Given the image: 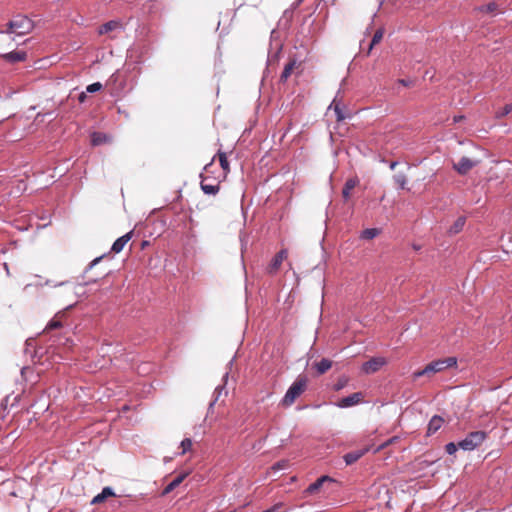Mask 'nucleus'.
I'll return each mask as SVG.
<instances>
[{
	"instance_id": "nucleus-1",
	"label": "nucleus",
	"mask_w": 512,
	"mask_h": 512,
	"mask_svg": "<svg viewBox=\"0 0 512 512\" xmlns=\"http://www.w3.org/2000/svg\"><path fill=\"white\" fill-rule=\"evenodd\" d=\"M293 15H294L293 9H291V8L286 9L278 21L277 29L272 30L270 49L268 51L267 64H269L272 61L277 60V56L282 49V44L279 40L280 31H286L290 27Z\"/></svg>"
},
{
	"instance_id": "nucleus-2",
	"label": "nucleus",
	"mask_w": 512,
	"mask_h": 512,
	"mask_svg": "<svg viewBox=\"0 0 512 512\" xmlns=\"http://www.w3.org/2000/svg\"><path fill=\"white\" fill-rule=\"evenodd\" d=\"M34 25L25 15H16L12 20L6 24V28L0 31V34H14L22 36L32 31Z\"/></svg>"
},
{
	"instance_id": "nucleus-3",
	"label": "nucleus",
	"mask_w": 512,
	"mask_h": 512,
	"mask_svg": "<svg viewBox=\"0 0 512 512\" xmlns=\"http://www.w3.org/2000/svg\"><path fill=\"white\" fill-rule=\"evenodd\" d=\"M308 380L306 376H298L296 380L286 391L284 397L281 400V405L284 407L291 406L296 399L306 390Z\"/></svg>"
},
{
	"instance_id": "nucleus-4",
	"label": "nucleus",
	"mask_w": 512,
	"mask_h": 512,
	"mask_svg": "<svg viewBox=\"0 0 512 512\" xmlns=\"http://www.w3.org/2000/svg\"><path fill=\"white\" fill-rule=\"evenodd\" d=\"M457 364V360L455 357H448L445 359H439L433 361L425 366L424 369L414 372V378H419L424 375H431L441 371L446 370L447 368L453 367Z\"/></svg>"
},
{
	"instance_id": "nucleus-5",
	"label": "nucleus",
	"mask_w": 512,
	"mask_h": 512,
	"mask_svg": "<svg viewBox=\"0 0 512 512\" xmlns=\"http://www.w3.org/2000/svg\"><path fill=\"white\" fill-rule=\"evenodd\" d=\"M486 438L487 433L484 431L470 432L463 440L458 442V446L464 451H473L478 448Z\"/></svg>"
},
{
	"instance_id": "nucleus-6",
	"label": "nucleus",
	"mask_w": 512,
	"mask_h": 512,
	"mask_svg": "<svg viewBox=\"0 0 512 512\" xmlns=\"http://www.w3.org/2000/svg\"><path fill=\"white\" fill-rule=\"evenodd\" d=\"M479 160H475L466 156H463L460 158V160L457 163L453 164V168L460 174L465 175L467 174L471 169H473L475 166L479 164Z\"/></svg>"
},
{
	"instance_id": "nucleus-7",
	"label": "nucleus",
	"mask_w": 512,
	"mask_h": 512,
	"mask_svg": "<svg viewBox=\"0 0 512 512\" xmlns=\"http://www.w3.org/2000/svg\"><path fill=\"white\" fill-rule=\"evenodd\" d=\"M386 364L384 357H373L362 364V372L365 374H373L379 371Z\"/></svg>"
},
{
	"instance_id": "nucleus-8",
	"label": "nucleus",
	"mask_w": 512,
	"mask_h": 512,
	"mask_svg": "<svg viewBox=\"0 0 512 512\" xmlns=\"http://www.w3.org/2000/svg\"><path fill=\"white\" fill-rule=\"evenodd\" d=\"M362 399H363V394L361 392H356V393H353L349 396H346V397H343L342 399H340L336 403V406L339 408L352 407V406L359 404L362 401Z\"/></svg>"
},
{
	"instance_id": "nucleus-9",
	"label": "nucleus",
	"mask_w": 512,
	"mask_h": 512,
	"mask_svg": "<svg viewBox=\"0 0 512 512\" xmlns=\"http://www.w3.org/2000/svg\"><path fill=\"white\" fill-rule=\"evenodd\" d=\"M288 256V251L286 249H282L280 250L275 256L274 258L272 259L271 263L269 264L268 268H267V271L269 274H274L276 273L282 262L287 258Z\"/></svg>"
},
{
	"instance_id": "nucleus-10",
	"label": "nucleus",
	"mask_w": 512,
	"mask_h": 512,
	"mask_svg": "<svg viewBox=\"0 0 512 512\" xmlns=\"http://www.w3.org/2000/svg\"><path fill=\"white\" fill-rule=\"evenodd\" d=\"M2 59L7 62H21L27 60V54L24 51H12L2 55Z\"/></svg>"
},
{
	"instance_id": "nucleus-11",
	"label": "nucleus",
	"mask_w": 512,
	"mask_h": 512,
	"mask_svg": "<svg viewBox=\"0 0 512 512\" xmlns=\"http://www.w3.org/2000/svg\"><path fill=\"white\" fill-rule=\"evenodd\" d=\"M132 235H133V231H130L128 233H126L125 235L119 237L112 245L111 247V250L114 252V253H119L123 250V248L125 247V245L130 241V239L132 238Z\"/></svg>"
},
{
	"instance_id": "nucleus-12",
	"label": "nucleus",
	"mask_w": 512,
	"mask_h": 512,
	"mask_svg": "<svg viewBox=\"0 0 512 512\" xmlns=\"http://www.w3.org/2000/svg\"><path fill=\"white\" fill-rule=\"evenodd\" d=\"M443 423L444 419L441 416L434 415L428 423L427 435L431 436L435 434L442 427Z\"/></svg>"
},
{
	"instance_id": "nucleus-13",
	"label": "nucleus",
	"mask_w": 512,
	"mask_h": 512,
	"mask_svg": "<svg viewBox=\"0 0 512 512\" xmlns=\"http://www.w3.org/2000/svg\"><path fill=\"white\" fill-rule=\"evenodd\" d=\"M368 451H369V447L351 451L344 455V457H343L344 461L347 465H351V464L355 463L356 461H358Z\"/></svg>"
},
{
	"instance_id": "nucleus-14",
	"label": "nucleus",
	"mask_w": 512,
	"mask_h": 512,
	"mask_svg": "<svg viewBox=\"0 0 512 512\" xmlns=\"http://www.w3.org/2000/svg\"><path fill=\"white\" fill-rule=\"evenodd\" d=\"M122 28H123V25H122L121 21L110 20L99 27L98 33L100 35H103V34H107V33L111 32V31H115L117 29H122Z\"/></svg>"
},
{
	"instance_id": "nucleus-15",
	"label": "nucleus",
	"mask_w": 512,
	"mask_h": 512,
	"mask_svg": "<svg viewBox=\"0 0 512 512\" xmlns=\"http://www.w3.org/2000/svg\"><path fill=\"white\" fill-rule=\"evenodd\" d=\"M327 481H332V479L328 476H321L306 488L305 493L310 495L317 493L322 487L323 483Z\"/></svg>"
},
{
	"instance_id": "nucleus-16",
	"label": "nucleus",
	"mask_w": 512,
	"mask_h": 512,
	"mask_svg": "<svg viewBox=\"0 0 512 512\" xmlns=\"http://www.w3.org/2000/svg\"><path fill=\"white\" fill-rule=\"evenodd\" d=\"M115 496V493L111 487H104L101 493L97 494L91 501V504L102 503L108 497Z\"/></svg>"
},
{
	"instance_id": "nucleus-17",
	"label": "nucleus",
	"mask_w": 512,
	"mask_h": 512,
	"mask_svg": "<svg viewBox=\"0 0 512 512\" xmlns=\"http://www.w3.org/2000/svg\"><path fill=\"white\" fill-rule=\"evenodd\" d=\"M187 474H180L176 476L162 491V495H167L171 493L176 487H178L183 480L186 478Z\"/></svg>"
},
{
	"instance_id": "nucleus-18",
	"label": "nucleus",
	"mask_w": 512,
	"mask_h": 512,
	"mask_svg": "<svg viewBox=\"0 0 512 512\" xmlns=\"http://www.w3.org/2000/svg\"><path fill=\"white\" fill-rule=\"evenodd\" d=\"M358 179L357 178H350L346 181L344 187H343V190H342V196L345 200H347L349 197H350V192L352 189H354L356 187V185L358 184Z\"/></svg>"
},
{
	"instance_id": "nucleus-19",
	"label": "nucleus",
	"mask_w": 512,
	"mask_h": 512,
	"mask_svg": "<svg viewBox=\"0 0 512 512\" xmlns=\"http://www.w3.org/2000/svg\"><path fill=\"white\" fill-rule=\"evenodd\" d=\"M314 367L318 374H324L332 367V361L327 358H322L319 362L315 363Z\"/></svg>"
},
{
	"instance_id": "nucleus-20",
	"label": "nucleus",
	"mask_w": 512,
	"mask_h": 512,
	"mask_svg": "<svg viewBox=\"0 0 512 512\" xmlns=\"http://www.w3.org/2000/svg\"><path fill=\"white\" fill-rule=\"evenodd\" d=\"M108 136L101 132H94L91 134V143L94 146L101 145L103 143H106L108 141Z\"/></svg>"
},
{
	"instance_id": "nucleus-21",
	"label": "nucleus",
	"mask_w": 512,
	"mask_h": 512,
	"mask_svg": "<svg viewBox=\"0 0 512 512\" xmlns=\"http://www.w3.org/2000/svg\"><path fill=\"white\" fill-rule=\"evenodd\" d=\"M380 233V230L377 228H367L363 230L360 234V238L364 240H372L376 236H378Z\"/></svg>"
},
{
	"instance_id": "nucleus-22",
	"label": "nucleus",
	"mask_w": 512,
	"mask_h": 512,
	"mask_svg": "<svg viewBox=\"0 0 512 512\" xmlns=\"http://www.w3.org/2000/svg\"><path fill=\"white\" fill-rule=\"evenodd\" d=\"M201 189L205 194L215 195L219 190V186L215 184H208L205 182V180H202Z\"/></svg>"
},
{
	"instance_id": "nucleus-23",
	"label": "nucleus",
	"mask_w": 512,
	"mask_h": 512,
	"mask_svg": "<svg viewBox=\"0 0 512 512\" xmlns=\"http://www.w3.org/2000/svg\"><path fill=\"white\" fill-rule=\"evenodd\" d=\"M329 109L334 110L336 117H337V121H342L345 119V115L343 114V112L340 108V103L337 101V97L334 98V100L332 101V103L329 106Z\"/></svg>"
},
{
	"instance_id": "nucleus-24",
	"label": "nucleus",
	"mask_w": 512,
	"mask_h": 512,
	"mask_svg": "<svg viewBox=\"0 0 512 512\" xmlns=\"http://www.w3.org/2000/svg\"><path fill=\"white\" fill-rule=\"evenodd\" d=\"M223 392L225 395H227V391L225 390V384L216 387V389L214 391V399L209 404V410H211L213 408V406L219 400V398Z\"/></svg>"
},
{
	"instance_id": "nucleus-25",
	"label": "nucleus",
	"mask_w": 512,
	"mask_h": 512,
	"mask_svg": "<svg viewBox=\"0 0 512 512\" xmlns=\"http://www.w3.org/2000/svg\"><path fill=\"white\" fill-rule=\"evenodd\" d=\"M383 36H384V29L383 28L377 29L371 39L370 44H369V50H371L373 48V46L378 44L382 40Z\"/></svg>"
},
{
	"instance_id": "nucleus-26",
	"label": "nucleus",
	"mask_w": 512,
	"mask_h": 512,
	"mask_svg": "<svg viewBox=\"0 0 512 512\" xmlns=\"http://www.w3.org/2000/svg\"><path fill=\"white\" fill-rule=\"evenodd\" d=\"M464 225H465V218L464 217H459L454 222V224L451 226L449 232L452 233V234H456V233L460 232L463 229Z\"/></svg>"
},
{
	"instance_id": "nucleus-27",
	"label": "nucleus",
	"mask_w": 512,
	"mask_h": 512,
	"mask_svg": "<svg viewBox=\"0 0 512 512\" xmlns=\"http://www.w3.org/2000/svg\"><path fill=\"white\" fill-rule=\"evenodd\" d=\"M393 179L399 188L405 189V186L407 184V177L404 173L399 172V173L395 174Z\"/></svg>"
},
{
	"instance_id": "nucleus-28",
	"label": "nucleus",
	"mask_w": 512,
	"mask_h": 512,
	"mask_svg": "<svg viewBox=\"0 0 512 512\" xmlns=\"http://www.w3.org/2000/svg\"><path fill=\"white\" fill-rule=\"evenodd\" d=\"M349 378L347 376H341L334 385L335 391H340L348 385Z\"/></svg>"
},
{
	"instance_id": "nucleus-29",
	"label": "nucleus",
	"mask_w": 512,
	"mask_h": 512,
	"mask_svg": "<svg viewBox=\"0 0 512 512\" xmlns=\"http://www.w3.org/2000/svg\"><path fill=\"white\" fill-rule=\"evenodd\" d=\"M511 112H512V104H506L502 109H500L496 112V118L497 119L503 118Z\"/></svg>"
},
{
	"instance_id": "nucleus-30",
	"label": "nucleus",
	"mask_w": 512,
	"mask_h": 512,
	"mask_svg": "<svg viewBox=\"0 0 512 512\" xmlns=\"http://www.w3.org/2000/svg\"><path fill=\"white\" fill-rule=\"evenodd\" d=\"M218 158H219V162H220L222 169L224 171H229V162L227 160L226 154L224 152H219Z\"/></svg>"
},
{
	"instance_id": "nucleus-31",
	"label": "nucleus",
	"mask_w": 512,
	"mask_h": 512,
	"mask_svg": "<svg viewBox=\"0 0 512 512\" xmlns=\"http://www.w3.org/2000/svg\"><path fill=\"white\" fill-rule=\"evenodd\" d=\"M497 4L495 2H490L486 5L479 7V11L485 13H493L497 9Z\"/></svg>"
},
{
	"instance_id": "nucleus-32",
	"label": "nucleus",
	"mask_w": 512,
	"mask_h": 512,
	"mask_svg": "<svg viewBox=\"0 0 512 512\" xmlns=\"http://www.w3.org/2000/svg\"><path fill=\"white\" fill-rule=\"evenodd\" d=\"M180 447L182 449L181 454H185L192 447V441L190 438H185L181 441Z\"/></svg>"
},
{
	"instance_id": "nucleus-33",
	"label": "nucleus",
	"mask_w": 512,
	"mask_h": 512,
	"mask_svg": "<svg viewBox=\"0 0 512 512\" xmlns=\"http://www.w3.org/2000/svg\"><path fill=\"white\" fill-rule=\"evenodd\" d=\"M284 70L280 76V81L285 82L291 75L294 66H284Z\"/></svg>"
},
{
	"instance_id": "nucleus-34",
	"label": "nucleus",
	"mask_w": 512,
	"mask_h": 512,
	"mask_svg": "<svg viewBox=\"0 0 512 512\" xmlns=\"http://www.w3.org/2000/svg\"><path fill=\"white\" fill-rule=\"evenodd\" d=\"M102 88V84L100 82H95L87 86L86 91L88 93H94L99 91Z\"/></svg>"
},
{
	"instance_id": "nucleus-35",
	"label": "nucleus",
	"mask_w": 512,
	"mask_h": 512,
	"mask_svg": "<svg viewBox=\"0 0 512 512\" xmlns=\"http://www.w3.org/2000/svg\"><path fill=\"white\" fill-rule=\"evenodd\" d=\"M458 448H459L458 444H455L453 442H450V443L446 444V446H445V450L449 455L455 454Z\"/></svg>"
},
{
	"instance_id": "nucleus-36",
	"label": "nucleus",
	"mask_w": 512,
	"mask_h": 512,
	"mask_svg": "<svg viewBox=\"0 0 512 512\" xmlns=\"http://www.w3.org/2000/svg\"><path fill=\"white\" fill-rule=\"evenodd\" d=\"M61 327V322L55 319H52L46 326V330L57 329Z\"/></svg>"
},
{
	"instance_id": "nucleus-37",
	"label": "nucleus",
	"mask_w": 512,
	"mask_h": 512,
	"mask_svg": "<svg viewBox=\"0 0 512 512\" xmlns=\"http://www.w3.org/2000/svg\"><path fill=\"white\" fill-rule=\"evenodd\" d=\"M398 82L406 87H410V86L414 85V79H412V78L399 79Z\"/></svg>"
},
{
	"instance_id": "nucleus-38",
	"label": "nucleus",
	"mask_w": 512,
	"mask_h": 512,
	"mask_svg": "<svg viewBox=\"0 0 512 512\" xmlns=\"http://www.w3.org/2000/svg\"><path fill=\"white\" fill-rule=\"evenodd\" d=\"M281 507V504H275L274 506H272L271 508L269 509H266L262 512H278L279 508Z\"/></svg>"
},
{
	"instance_id": "nucleus-39",
	"label": "nucleus",
	"mask_w": 512,
	"mask_h": 512,
	"mask_svg": "<svg viewBox=\"0 0 512 512\" xmlns=\"http://www.w3.org/2000/svg\"><path fill=\"white\" fill-rule=\"evenodd\" d=\"M302 2L303 0H296L295 2L292 3V5L289 8L295 11L301 5Z\"/></svg>"
},
{
	"instance_id": "nucleus-40",
	"label": "nucleus",
	"mask_w": 512,
	"mask_h": 512,
	"mask_svg": "<svg viewBox=\"0 0 512 512\" xmlns=\"http://www.w3.org/2000/svg\"><path fill=\"white\" fill-rule=\"evenodd\" d=\"M102 259V256L95 258L88 266L89 269L93 268L97 263H99Z\"/></svg>"
},
{
	"instance_id": "nucleus-41",
	"label": "nucleus",
	"mask_w": 512,
	"mask_h": 512,
	"mask_svg": "<svg viewBox=\"0 0 512 512\" xmlns=\"http://www.w3.org/2000/svg\"><path fill=\"white\" fill-rule=\"evenodd\" d=\"M285 467H286V462H285V461L278 462V463L275 465V468H277V469H284Z\"/></svg>"
},
{
	"instance_id": "nucleus-42",
	"label": "nucleus",
	"mask_w": 512,
	"mask_h": 512,
	"mask_svg": "<svg viewBox=\"0 0 512 512\" xmlns=\"http://www.w3.org/2000/svg\"><path fill=\"white\" fill-rule=\"evenodd\" d=\"M85 98H86V95H85V93H84V92H82V93L79 95V101H80V102H83V101L85 100Z\"/></svg>"
},
{
	"instance_id": "nucleus-43",
	"label": "nucleus",
	"mask_w": 512,
	"mask_h": 512,
	"mask_svg": "<svg viewBox=\"0 0 512 512\" xmlns=\"http://www.w3.org/2000/svg\"><path fill=\"white\" fill-rule=\"evenodd\" d=\"M3 266H4V269H5L6 273H7V275H10V271H9L8 264H7V263H4V265H3Z\"/></svg>"
},
{
	"instance_id": "nucleus-44",
	"label": "nucleus",
	"mask_w": 512,
	"mask_h": 512,
	"mask_svg": "<svg viewBox=\"0 0 512 512\" xmlns=\"http://www.w3.org/2000/svg\"><path fill=\"white\" fill-rule=\"evenodd\" d=\"M397 164H398L397 162H391L390 163V169H392V170L395 169Z\"/></svg>"
},
{
	"instance_id": "nucleus-45",
	"label": "nucleus",
	"mask_w": 512,
	"mask_h": 512,
	"mask_svg": "<svg viewBox=\"0 0 512 512\" xmlns=\"http://www.w3.org/2000/svg\"><path fill=\"white\" fill-rule=\"evenodd\" d=\"M223 379H224V381H225V382L227 381V379H228V372H226V373L224 374Z\"/></svg>"
},
{
	"instance_id": "nucleus-46",
	"label": "nucleus",
	"mask_w": 512,
	"mask_h": 512,
	"mask_svg": "<svg viewBox=\"0 0 512 512\" xmlns=\"http://www.w3.org/2000/svg\"><path fill=\"white\" fill-rule=\"evenodd\" d=\"M64 284H65V282H60V283H58V284H54L53 286H54V287H57V286H61V285H64Z\"/></svg>"
},
{
	"instance_id": "nucleus-47",
	"label": "nucleus",
	"mask_w": 512,
	"mask_h": 512,
	"mask_svg": "<svg viewBox=\"0 0 512 512\" xmlns=\"http://www.w3.org/2000/svg\"><path fill=\"white\" fill-rule=\"evenodd\" d=\"M29 287H31V284H27V285H25V286H24V291H27Z\"/></svg>"
},
{
	"instance_id": "nucleus-48",
	"label": "nucleus",
	"mask_w": 512,
	"mask_h": 512,
	"mask_svg": "<svg viewBox=\"0 0 512 512\" xmlns=\"http://www.w3.org/2000/svg\"><path fill=\"white\" fill-rule=\"evenodd\" d=\"M383 446H384V445L377 447V448L374 450V452H378V451H379Z\"/></svg>"
},
{
	"instance_id": "nucleus-49",
	"label": "nucleus",
	"mask_w": 512,
	"mask_h": 512,
	"mask_svg": "<svg viewBox=\"0 0 512 512\" xmlns=\"http://www.w3.org/2000/svg\"><path fill=\"white\" fill-rule=\"evenodd\" d=\"M288 64L294 65V64H296V61H295V60H292V61H290Z\"/></svg>"
},
{
	"instance_id": "nucleus-50",
	"label": "nucleus",
	"mask_w": 512,
	"mask_h": 512,
	"mask_svg": "<svg viewBox=\"0 0 512 512\" xmlns=\"http://www.w3.org/2000/svg\"><path fill=\"white\" fill-rule=\"evenodd\" d=\"M45 285H51V281H50V280H47V281L45 282Z\"/></svg>"
},
{
	"instance_id": "nucleus-51",
	"label": "nucleus",
	"mask_w": 512,
	"mask_h": 512,
	"mask_svg": "<svg viewBox=\"0 0 512 512\" xmlns=\"http://www.w3.org/2000/svg\"><path fill=\"white\" fill-rule=\"evenodd\" d=\"M511 248H512V245H511Z\"/></svg>"
}]
</instances>
